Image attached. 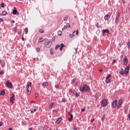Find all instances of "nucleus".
I'll use <instances>...</instances> for the list:
<instances>
[{
    "label": "nucleus",
    "mask_w": 130,
    "mask_h": 130,
    "mask_svg": "<svg viewBox=\"0 0 130 130\" xmlns=\"http://www.w3.org/2000/svg\"><path fill=\"white\" fill-rule=\"evenodd\" d=\"M90 87L87 85H84L83 86L80 87V92H85L86 91H89Z\"/></svg>",
    "instance_id": "f257e3e1"
},
{
    "label": "nucleus",
    "mask_w": 130,
    "mask_h": 130,
    "mask_svg": "<svg viewBox=\"0 0 130 130\" xmlns=\"http://www.w3.org/2000/svg\"><path fill=\"white\" fill-rule=\"evenodd\" d=\"M120 17V13H118L117 14V16L115 17V23H116V25H117V24L118 23V21H119V18Z\"/></svg>",
    "instance_id": "f03ea898"
},
{
    "label": "nucleus",
    "mask_w": 130,
    "mask_h": 130,
    "mask_svg": "<svg viewBox=\"0 0 130 130\" xmlns=\"http://www.w3.org/2000/svg\"><path fill=\"white\" fill-rule=\"evenodd\" d=\"M108 102L107 100L104 99L102 101V105L103 107H105L106 106H107Z\"/></svg>",
    "instance_id": "7ed1b4c3"
},
{
    "label": "nucleus",
    "mask_w": 130,
    "mask_h": 130,
    "mask_svg": "<svg viewBox=\"0 0 130 130\" xmlns=\"http://www.w3.org/2000/svg\"><path fill=\"white\" fill-rule=\"evenodd\" d=\"M27 92H29L32 90V87H31V82H28L27 83Z\"/></svg>",
    "instance_id": "20e7f679"
},
{
    "label": "nucleus",
    "mask_w": 130,
    "mask_h": 130,
    "mask_svg": "<svg viewBox=\"0 0 130 130\" xmlns=\"http://www.w3.org/2000/svg\"><path fill=\"white\" fill-rule=\"evenodd\" d=\"M129 68H130V65H128L127 68H126L125 69L124 71V73H125V75L126 76H127V75H128V72H129Z\"/></svg>",
    "instance_id": "39448f33"
},
{
    "label": "nucleus",
    "mask_w": 130,
    "mask_h": 130,
    "mask_svg": "<svg viewBox=\"0 0 130 130\" xmlns=\"http://www.w3.org/2000/svg\"><path fill=\"white\" fill-rule=\"evenodd\" d=\"M117 106V100H115L112 102V107L115 108Z\"/></svg>",
    "instance_id": "423d86ee"
},
{
    "label": "nucleus",
    "mask_w": 130,
    "mask_h": 130,
    "mask_svg": "<svg viewBox=\"0 0 130 130\" xmlns=\"http://www.w3.org/2000/svg\"><path fill=\"white\" fill-rule=\"evenodd\" d=\"M122 105V100L120 99L118 101V105L117 106V108H119V107H120Z\"/></svg>",
    "instance_id": "0eeeda50"
},
{
    "label": "nucleus",
    "mask_w": 130,
    "mask_h": 130,
    "mask_svg": "<svg viewBox=\"0 0 130 130\" xmlns=\"http://www.w3.org/2000/svg\"><path fill=\"white\" fill-rule=\"evenodd\" d=\"M14 100H15V94H12V97L10 98V102L11 103L14 104Z\"/></svg>",
    "instance_id": "6e6552de"
},
{
    "label": "nucleus",
    "mask_w": 130,
    "mask_h": 130,
    "mask_svg": "<svg viewBox=\"0 0 130 130\" xmlns=\"http://www.w3.org/2000/svg\"><path fill=\"white\" fill-rule=\"evenodd\" d=\"M6 84L9 88H13V84L10 81H7Z\"/></svg>",
    "instance_id": "1a4fd4ad"
},
{
    "label": "nucleus",
    "mask_w": 130,
    "mask_h": 130,
    "mask_svg": "<svg viewBox=\"0 0 130 130\" xmlns=\"http://www.w3.org/2000/svg\"><path fill=\"white\" fill-rule=\"evenodd\" d=\"M127 62H128V60L127 59V57H125L123 58V63L124 66H126Z\"/></svg>",
    "instance_id": "9d476101"
},
{
    "label": "nucleus",
    "mask_w": 130,
    "mask_h": 130,
    "mask_svg": "<svg viewBox=\"0 0 130 130\" xmlns=\"http://www.w3.org/2000/svg\"><path fill=\"white\" fill-rule=\"evenodd\" d=\"M45 45L46 47H49L51 45V41H49L48 42L45 43Z\"/></svg>",
    "instance_id": "9b49d317"
},
{
    "label": "nucleus",
    "mask_w": 130,
    "mask_h": 130,
    "mask_svg": "<svg viewBox=\"0 0 130 130\" xmlns=\"http://www.w3.org/2000/svg\"><path fill=\"white\" fill-rule=\"evenodd\" d=\"M13 15H16L17 16H19V12H18V11H17L16 9L13 10Z\"/></svg>",
    "instance_id": "f8f14e48"
},
{
    "label": "nucleus",
    "mask_w": 130,
    "mask_h": 130,
    "mask_svg": "<svg viewBox=\"0 0 130 130\" xmlns=\"http://www.w3.org/2000/svg\"><path fill=\"white\" fill-rule=\"evenodd\" d=\"M103 34L105 33H107L108 34H109L110 33V31H109V29H103L102 31Z\"/></svg>",
    "instance_id": "ddd939ff"
},
{
    "label": "nucleus",
    "mask_w": 130,
    "mask_h": 130,
    "mask_svg": "<svg viewBox=\"0 0 130 130\" xmlns=\"http://www.w3.org/2000/svg\"><path fill=\"white\" fill-rule=\"evenodd\" d=\"M64 47V44L63 43H61L60 46V51H62V50L63 49V48Z\"/></svg>",
    "instance_id": "4468645a"
},
{
    "label": "nucleus",
    "mask_w": 130,
    "mask_h": 130,
    "mask_svg": "<svg viewBox=\"0 0 130 130\" xmlns=\"http://www.w3.org/2000/svg\"><path fill=\"white\" fill-rule=\"evenodd\" d=\"M61 121V118L60 117H59L58 119L56 121V122L57 124L60 123V122Z\"/></svg>",
    "instance_id": "2eb2a0df"
},
{
    "label": "nucleus",
    "mask_w": 130,
    "mask_h": 130,
    "mask_svg": "<svg viewBox=\"0 0 130 130\" xmlns=\"http://www.w3.org/2000/svg\"><path fill=\"white\" fill-rule=\"evenodd\" d=\"M73 118L74 117L73 116V114H70V118H69V121H73Z\"/></svg>",
    "instance_id": "dca6fc26"
},
{
    "label": "nucleus",
    "mask_w": 130,
    "mask_h": 130,
    "mask_svg": "<svg viewBox=\"0 0 130 130\" xmlns=\"http://www.w3.org/2000/svg\"><path fill=\"white\" fill-rule=\"evenodd\" d=\"M106 82L107 84H109V83H111V80L109 78H106Z\"/></svg>",
    "instance_id": "f3484780"
},
{
    "label": "nucleus",
    "mask_w": 130,
    "mask_h": 130,
    "mask_svg": "<svg viewBox=\"0 0 130 130\" xmlns=\"http://www.w3.org/2000/svg\"><path fill=\"white\" fill-rule=\"evenodd\" d=\"M7 11H4L2 12V13L0 14L1 16H5V15H7Z\"/></svg>",
    "instance_id": "a211bd4d"
},
{
    "label": "nucleus",
    "mask_w": 130,
    "mask_h": 130,
    "mask_svg": "<svg viewBox=\"0 0 130 130\" xmlns=\"http://www.w3.org/2000/svg\"><path fill=\"white\" fill-rule=\"evenodd\" d=\"M5 94H6V91H5V90H3L1 91L0 96H1V95H5Z\"/></svg>",
    "instance_id": "6ab92c4d"
},
{
    "label": "nucleus",
    "mask_w": 130,
    "mask_h": 130,
    "mask_svg": "<svg viewBox=\"0 0 130 130\" xmlns=\"http://www.w3.org/2000/svg\"><path fill=\"white\" fill-rule=\"evenodd\" d=\"M106 115H105V114H104L103 115V116L102 117V118H101V120H102V121H103V122H104V120H105V117H106Z\"/></svg>",
    "instance_id": "aec40b11"
},
{
    "label": "nucleus",
    "mask_w": 130,
    "mask_h": 130,
    "mask_svg": "<svg viewBox=\"0 0 130 130\" xmlns=\"http://www.w3.org/2000/svg\"><path fill=\"white\" fill-rule=\"evenodd\" d=\"M120 73L121 75V76H123V75H124L125 74L124 70L123 69H121V71L120 72Z\"/></svg>",
    "instance_id": "412c9836"
},
{
    "label": "nucleus",
    "mask_w": 130,
    "mask_h": 130,
    "mask_svg": "<svg viewBox=\"0 0 130 130\" xmlns=\"http://www.w3.org/2000/svg\"><path fill=\"white\" fill-rule=\"evenodd\" d=\"M43 86H48V82H45L43 83Z\"/></svg>",
    "instance_id": "4be33fe9"
},
{
    "label": "nucleus",
    "mask_w": 130,
    "mask_h": 130,
    "mask_svg": "<svg viewBox=\"0 0 130 130\" xmlns=\"http://www.w3.org/2000/svg\"><path fill=\"white\" fill-rule=\"evenodd\" d=\"M57 34H58V35H59V36H61V34H62V32H61V30H59V31L57 32Z\"/></svg>",
    "instance_id": "5701e85b"
},
{
    "label": "nucleus",
    "mask_w": 130,
    "mask_h": 130,
    "mask_svg": "<svg viewBox=\"0 0 130 130\" xmlns=\"http://www.w3.org/2000/svg\"><path fill=\"white\" fill-rule=\"evenodd\" d=\"M53 105H54V103H52L50 105V106L49 107V109H52Z\"/></svg>",
    "instance_id": "b1692460"
},
{
    "label": "nucleus",
    "mask_w": 130,
    "mask_h": 130,
    "mask_svg": "<svg viewBox=\"0 0 130 130\" xmlns=\"http://www.w3.org/2000/svg\"><path fill=\"white\" fill-rule=\"evenodd\" d=\"M24 32H25V34H27L28 33V28L26 27L25 28Z\"/></svg>",
    "instance_id": "393cba45"
},
{
    "label": "nucleus",
    "mask_w": 130,
    "mask_h": 130,
    "mask_svg": "<svg viewBox=\"0 0 130 130\" xmlns=\"http://www.w3.org/2000/svg\"><path fill=\"white\" fill-rule=\"evenodd\" d=\"M109 17V15H106L105 16L104 19H105V20H107V19H108Z\"/></svg>",
    "instance_id": "a878e982"
},
{
    "label": "nucleus",
    "mask_w": 130,
    "mask_h": 130,
    "mask_svg": "<svg viewBox=\"0 0 130 130\" xmlns=\"http://www.w3.org/2000/svg\"><path fill=\"white\" fill-rule=\"evenodd\" d=\"M74 36H75V34H70L69 35V37H70V38H73V37H74Z\"/></svg>",
    "instance_id": "bb28decb"
},
{
    "label": "nucleus",
    "mask_w": 130,
    "mask_h": 130,
    "mask_svg": "<svg viewBox=\"0 0 130 130\" xmlns=\"http://www.w3.org/2000/svg\"><path fill=\"white\" fill-rule=\"evenodd\" d=\"M59 47H60V45H57L56 46L55 48V49H56H56H57L58 48H59Z\"/></svg>",
    "instance_id": "cd10ccee"
},
{
    "label": "nucleus",
    "mask_w": 130,
    "mask_h": 130,
    "mask_svg": "<svg viewBox=\"0 0 130 130\" xmlns=\"http://www.w3.org/2000/svg\"><path fill=\"white\" fill-rule=\"evenodd\" d=\"M68 19H69V17L68 16H66L64 19V21H65V22H67V21H68Z\"/></svg>",
    "instance_id": "c85d7f7f"
},
{
    "label": "nucleus",
    "mask_w": 130,
    "mask_h": 130,
    "mask_svg": "<svg viewBox=\"0 0 130 130\" xmlns=\"http://www.w3.org/2000/svg\"><path fill=\"white\" fill-rule=\"evenodd\" d=\"M43 41V38H41L39 39V42H42Z\"/></svg>",
    "instance_id": "c756f323"
},
{
    "label": "nucleus",
    "mask_w": 130,
    "mask_h": 130,
    "mask_svg": "<svg viewBox=\"0 0 130 130\" xmlns=\"http://www.w3.org/2000/svg\"><path fill=\"white\" fill-rule=\"evenodd\" d=\"M67 28H68L67 25H64V27L62 28V30L63 31V30H66V29H67Z\"/></svg>",
    "instance_id": "7c9ffc66"
},
{
    "label": "nucleus",
    "mask_w": 130,
    "mask_h": 130,
    "mask_svg": "<svg viewBox=\"0 0 130 130\" xmlns=\"http://www.w3.org/2000/svg\"><path fill=\"white\" fill-rule=\"evenodd\" d=\"M67 28H71V25H70V23H67Z\"/></svg>",
    "instance_id": "2f4dec72"
},
{
    "label": "nucleus",
    "mask_w": 130,
    "mask_h": 130,
    "mask_svg": "<svg viewBox=\"0 0 130 130\" xmlns=\"http://www.w3.org/2000/svg\"><path fill=\"white\" fill-rule=\"evenodd\" d=\"M96 27H97V28H100V26H99V23L98 22H97L95 24Z\"/></svg>",
    "instance_id": "473e14b6"
},
{
    "label": "nucleus",
    "mask_w": 130,
    "mask_h": 130,
    "mask_svg": "<svg viewBox=\"0 0 130 130\" xmlns=\"http://www.w3.org/2000/svg\"><path fill=\"white\" fill-rule=\"evenodd\" d=\"M40 33H44V30L43 29H40L39 30Z\"/></svg>",
    "instance_id": "72a5a7b5"
},
{
    "label": "nucleus",
    "mask_w": 130,
    "mask_h": 130,
    "mask_svg": "<svg viewBox=\"0 0 130 130\" xmlns=\"http://www.w3.org/2000/svg\"><path fill=\"white\" fill-rule=\"evenodd\" d=\"M47 127H48V126H44L43 127V130H46V129H47Z\"/></svg>",
    "instance_id": "f704fd0d"
},
{
    "label": "nucleus",
    "mask_w": 130,
    "mask_h": 130,
    "mask_svg": "<svg viewBox=\"0 0 130 130\" xmlns=\"http://www.w3.org/2000/svg\"><path fill=\"white\" fill-rule=\"evenodd\" d=\"M85 110H86L85 107H84L83 108L81 109V111H82L83 112H84Z\"/></svg>",
    "instance_id": "c9c22d12"
},
{
    "label": "nucleus",
    "mask_w": 130,
    "mask_h": 130,
    "mask_svg": "<svg viewBox=\"0 0 130 130\" xmlns=\"http://www.w3.org/2000/svg\"><path fill=\"white\" fill-rule=\"evenodd\" d=\"M1 6L2 8H5V3L1 4Z\"/></svg>",
    "instance_id": "e433bc0d"
},
{
    "label": "nucleus",
    "mask_w": 130,
    "mask_h": 130,
    "mask_svg": "<svg viewBox=\"0 0 130 130\" xmlns=\"http://www.w3.org/2000/svg\"><path fill=\"white\" fill-rule=\"evenodd\" d=\"M62 102H67V100H66L64 98H63L62 99Z\"/></svg>",
    "instance_id": "4c0bfd02"
},
{
    "label": "nucleus",
    "mask_w": 130,
    "mask_h": 130,
    "mask_svg": "<svg viewBox=\"0 0 130 130\" xmlns=\"http://www.w3.org/2000/svg\"><path fill=\"white\" fill-rule=\"evenodd\" d=\"M50 54L53 55V51H52V49H50Z\"/></svg>",
    "instance_id": "58836bf2"
},
{
    "label": "nucleus",
    "mask_w": 130,
    "mask_h": 130,
    "mask_svg": "<svg viewBox=\"0 0 130 130\" xmlns=\"http://www.w3.org/2000/svg\"><path fill=\"white\" fill-rule=\"evenodd\" d=\"M106 78L107 79H109L110 78H111V75H110V74L108 75Z\"/></svg>",
    "instance_id": "ea45409f"
},
{
    "label": "nucleus",
    "mask_w": 130,
    "mask_h": 130,
    "mask_svg": "<svg viewBox=\"0 0 130 130\" xmlns=\"http://www.w3.org/2000/svg\"><path fill=\"white\" fill-rule=\"evenodd\" d=\"M14 30L15 31V33H17V27H14Z\"/></svg>",
    "instance_id": "a19ab883"
},
{
    "label": "nucleus",
    "mask_w": 130,
    "mask_h": 130,
    "mask_svg": "<svg viewBox=\"0 0 130 130\" xmlns=\"http://www.w3.org/2000/svg\"><path fill=\"white\" fill-rule=\"evenodd\" d=\"M55 88H56V89H58V88H59V85L58 84L57 85H55Z\"/></svg>",
    "instance_id": "79ce46f5"
},
{
    "label": "nucleus",
    "mask_w": 130,
    "mask_h": 130,
    "mask_svg": "<svg viewBox=\"0 0 130 130\" xmlns=\"http://www.w3.org/2000/svg\"><path fill=\"white\" fill-rule=\"evenodd\" d=\"M76 35H79V29H77L76 31Z\"/></svg>",
    "instance_id": "37998d69"
},
{
    "label": "nucleus",
    "mask_w": 130,
    "mask_h": 130,
    "mask_svg": "<svg viewBox=\"0 0 130 130\" xmlns=\"http://www.w3.org/2000/svg\"><path fill=\"white\" fill-rule=\"evenodd\" d=\"M115 62H116V59H114V60H113L112 64H113L114 63H115Z\"/></svg>",
    "instance_id": "c03bdc74"
},
{
    "label": "nucleus",
    "mask_w": 130,
    "mask_h": 130,
    "mask_svg": "<svg viewBox=\"0 0 130 130\" xmlns=\"http://www.w3.org/2000/svg\"><path fill=\"white\" fill-rule=\"evenodd\" d=\"M4 74H5V73L4 72V71H1V72H0V75H4Z\"/></svg>",
    "instance_id": "a18cd8bd"
},
{
    "label": "nucleus",
    "mask_w": 130,
    "mask_h": 130,
    "mask_svg": "<svg viewBox=\"0 0 130 130\" xmlns=\"http://www.w3.org/2000/svg\"><path fill=\"white\" fill-rule=\"evenodd\" d=\"M127 46H128V47H129V48L130 49V42H128V43H127Z\"/></svg>",
    "instance_id": "49530a36"
},
{
    "label": "nucleus",
    "mask_w": 130,
    "mask_h": 130,
    "mask_svg": "<svg viewBox=\"0 0 130 130\" xmlns=\"http://www.w3.org/2000/svg\"><path fill=\"white\" fill-rule=\"evenodd\" d=\"M75 96H76V97H79V93H77V92H76V93L75 94Z\"/></svg>",
    "instance_id": "de8ad7c7"
},
{
    "label": "nucleus",
    "mask_w": 130,
    "mask_h": 130,
    "mask_svg": "<svg viewBox=\"0 0 130 130\" xmlns=\"http://www.w3.org/2000/svg\"><path fill=\"white\" fill-rule=\"evenodd\" d=\"M4 124V123L2 122H0V127L2 126Z\"/></svg>",
    "instance_id": "09e8293b"
},
{
    "label": "nucleus",
    "mask_w": 130,
    "mask_h": 130,
    "mask_svg": "<svg viewBox=\"0 0 130 130\" xmlns=\"http://www.w3.org/2000/svg\"><path fill=\"white\" fill-rule=\"evenodd\" d=\"M78 128H77V126H74V128H73V129L74 130H77Z\"/></svg>",
    "instance_id": "8fccbe9b"
},
{
    "label": "nucleus",
    "mask_w": 130,
    "mask_h": 130,
    "mask_svg": "<svg viewBox=\"0 0 130 130\" xmlns=\"http://www.w3.org/2000/svg\"><path fill=\"white\" fill-rule=\"evenodd\" d=\"M37 51H38V52L40 51V48H37Z\"/></svg>",
    "instance_id": "3c124183"
},
{
    "label": "nucleus",
    "mask_w": 130,
    "mask_h": 130,
    "mask_svg": "<svg viewBox=\"0 0 130 130\" xmlns=\"http://www.w3.org/2000/svg\"><path fill=\"white\" fill-rule=\"evenodd\" d=\"M73 94H74V95H76V94H77V91H76V90H74V91H73Z\"/></svg>",
    "instance_id": "603ef678"
},
{
    "label": "nucleus",
    "mask_w": 130,
    "mask_h": 130,
    "mask_svg": "<svg viewBox=\"0 0 130 130\" xmlns=\"http://www.w3.org/2000/svg\"><path fill=\"white\" fill-rule=\"evenodd\" d=\"M35 97L36 98H37V97H38V93H35Z\"/></svg>",
    "instance_id": "864d4df0"
},
{
    "label": "nucleus",
    "mask_w": 130,
    "mask_h": 130,
    "mask_svg": "<svg viewBox=\"0 0 130 130\" xmlns=\"http://www.w3.org/2000/svg\"><path fill=\"white\" fill-rule=\"evenodd\" d=\"M0 22H4L3 18H0Z\"/></svg>",
    "instance_id": "5fc2aeb1"
},
{
    "label": "nucleus",
    "mask_w": 130,
    "mask_h": 130,
    "mask_svg": "<svg viewBox=\"0 0 130 130\" xmlns=\"http://www.w3.org/2000/svg\"><path fill=\"white\" fill-rule=\"evenodd\" d=\"M99 71L101 73V72H102V68H100Z\"/></svg>",
    "instance_id": "6e6d98bb"
},
{
    "label": "nucleus",
    "mask_w": 130,
    "mask_h": 130,
    "mask_svg": "<svg viewBox=\"0 0 130 130\" xmlns=\"http://www.w3.org/2000/svg\"><path fill=\"white\" fill-rule=\"evenodd\" d=\"M26 46H27V47H30V44H27L26 45Z\"/></svg>",
    "instance_id": "4d7b16f0"
},
{
    "label": "nucleus",
    "mask_w": 130,
    "mask_h": 130,
    "mask_svg": "<svg viewBox=\"0 0 130 130\" xmlns=\"http://www.w3.org/2000/svg\"><path fill=\"white\" fill-rule=\"evenodd\" d=\"M128 117L129 118V120L130 121V114H128Z\"/></svg>",
    "instance_id": "13d9d810"
},
{
    "label": "nucleus",
    "mask_w": 130,
    "mask_h": 130,
    "mask_svg": "<svg viewBox=\"0 0 130 130\" xmlns=\"http://www.w3.org/2000/svg\"><path fill=\"white\" fill-rule=\"evenodd\" d=\"M73 83H76V79H74L73 80Z\"/></svg>",
    "instance_id": "bf43d9fd"
},
{
    "label": "nucleus",
    "mask_w": 130,
    "mask_h": 130,
    "mask_svg": "<svg viewBox=\"0 0 130 130\" xmlns=\"http://www.w3.org/2000/svg\"><path fill=\"white\" fill-rule=\"evenodd\" d=\"M11 22H12L13 24H14V23H15V20H12L11 21Z\"/></svg>",
    "instance_id": "052dcab7"
},
{
    "label": "nucleus",
    "mask_w": 130,
    "mask_h": 130,
    "mask_svg": "<svg viewBox=\"0 0 130 130\" xmlns=\"http://www.w3.org/2000/svg\"><path fill=\"white\" fill-rule=\"evenodd\" d=\"M22 41H24V37L23 36H22Z\"/></svg>",
    "instance_id": "680f3d73"
},
{
    "label": "nucleus",
    "mask_w": 130,
    "mask_h": 130,
    "mask_svg": "<svg viewBox=\"0 0 130 130\" xmlns=\"http://www.w3.org/2000/svg\"><path fill=\"white\" fill-rule=\"evenodd\" d=\"M70 93H73V90H72V89H70Z\"/></svg>",
    "instance_id": "e2e57ef3"
},
{
    "label": "nucleus",
    "mask_w": 130,
    "mask_h": 130,
    "mask_svg": "<svg viewBox=\"0 0 130 130\" xmlns=\"http://www.w3.org/2000/svg\"><path fill=\"white\" fill-rule=\"evenodd\" d=\"M30 113H32H32H34V111H30Z\"/></svg>",
    "instance_id": "0e129e2a"
},
{
    "label": "nucleus",
    "mask_w": 130,
    "mask_h": 130,
    "mask_svg": "<svg viewBox=\"0 0 130 130\" xmlns=\"http://www.w3.org/2000/svg\"><path fill=\"white\" fill-rule=\"evenodd\" d=\"M94 120H95V119H92L91 120V122H93L94 121Z\"/></svg>",
    "instance_id": "69168bd1"
},
{
    "label": "nucleus",
    "mask_w": 130,
    "mask_h": 130,
    "mask_svg": "<svg viewBox=\"0 0 130 130\" xmlns=\"http://www.w3.org/2000/svg\"><path fill=\"white\" fill-rule=\"evenodd\" d=\"M70 112H73V108H71V109Z\"/></svg>",
    "instance_id": "338daca9"
},
{
    "label": "nucleus",
    "mask_w": 130,
    "mask_h": 130,
    "mask_svg": "<svg viewBox=\"0 0 130 130\" xmlns=\"http://www.w3.org/2000/svg\"><path fill=\"white\" fill-rule=\"evenodd\" d=\"M8 130H13V129H12V128H9Z\"/></svg>",
    "instance_id": "774afa93"
}]
</instances>
